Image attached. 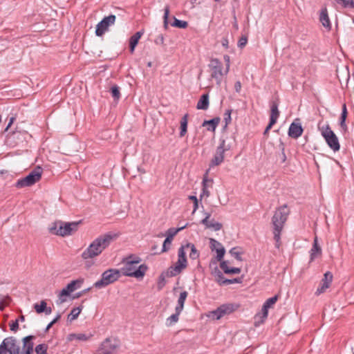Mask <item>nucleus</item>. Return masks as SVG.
<instances>
[{"mask_svg":"<svg viewBox=\"0 0 354 354\" xmlns=\"http://www.w3.org/2000/svg\"><path fill=\"white\" fill-rule=\"evenodd\" d=\"M208 67L212 71L211 77L216 80L217 84H220L223 76L222 62L216 58H212Z\"/></svg>","mask_w":354,"mask_h":354,"instance_id":"nucleus-11","label":"nucleus"},{"mask_svg":"<svg viewBox=\"0 0 354 354\" xmlns=\"http://www.w3.org/2000/svg\"><path fill=\"white\" fill-rule=\"evenodd\" d=\"M230 253L231 254V255H232L233 257H234L237 260H239V261H242V259H241V254H240V252H239L238 251H236V248H232V249L230 250Z\"/></svg>","mask_w":354,"mask_h":354,"instance_id":"nucleus-50","label":"nucleus"},{"mask_svg":"<svg viewBox=\"0 0 354 354\" xmlns=\"http://www.w3.org/2000/svg\"><path fill=\"white\" fill-rule=\"evenodd\" d=\"M346 117H347L346 105V104H344L342 106V112L341 118H340V126L342 128L346 127V125L345 123Z\"/></svg>","mask_w":354,"mask_h":354,"instance_id":"nucleus-39","label":"nucleus"},{"mask_svg":"<svg viewBox=\"0 0 354 354\" xmlns=\"http://www.w3.org/2000/svg\"><path fill=\"white\" fill-rule=\"evenodd\" d=\"M224 283H225V286L232 284V283H241V279L240 278H234L233 279H228L224 281Z\"/></svg>","mask_w":354,"mask_h":354,"instance_id":"nucleus-54","label":"nucleus"},{"mask_svg":"<svg viewBox=\"0 0 354 354\" xmlns=\"http://www.w3.org/2000/svg\"><path fill=\"white\" fill-rule=\"evenodd\" d=\"M82 308V306L73 308L69 315H68V319L70 322L76 319L78 317L80 313H81Z\"/></svg>","mask_w":354,"mask_h":354,"instance_id":"nucleus-33","label":"nucleus"},{"mask_svg":"<svg viewBox=\"0 0 354 354\" xmlns=\"http://www.w3.org/2000/svg\"><path fill=\"white\" fill-rule=\"evenodd\" d=\"M41 174L42 168L37 167L28 176L23 178L19 179L15 184V187L17 188H22L32 186L41 179Z\"/></svg>","mask_w":354,"mask_h":354,"instance_id":"nucleus-8","label":"nucleus"},{"mask_svg":"<svg viewBox=\"0 0 354 354\" xmlns=\"http://www.w3.org/2000/svg\"><path fill=\"white\" fill-rule=\"evenodd\" d=\"M234 88L236 92L239 93L241 90V83L240 81H237L235 82Z\"/></svg>","mask_w":354,"mask_h":354,"instance_id":"nucleus-57","label":"nucleus"},{"mask_svg":"<svg viewBox=\"0 0 354 354\" xmlns=\"http://www.w3.org/2000/svg\"><path fill=\"white\" fill-rule=\"evenodd\" d=\"M322 136L324 138L329 147L334 151H337L340 149V145L337 136L331 130L329 124L319 127Z\"/></svg>","mask_w":354,"mask_h":354,"instance_id":"nucleus-7","label":"nucleus"},{"mask_svg":"<svg viewBox=\"0 0 354 354\" xmlns=\"http://www.w3.org/2000/svg\"><path fill=\"white\" fill-rule=\"evenodd\" d=\"M80 222L65 223L61 221H55L48 227L49 232L52 234L67 236L77 230Z\"/></svg>","mask_w":354,"mask_h":354,"instance_id":"nucleus-4","label":"nucleus"},{"mask_svg":"<svg viewBox=\"0 0 354 354\" xmlns=\"http://www.w3.org/2000/svg\"><path fill=\"white\" fill-rule=\"evenodd\" d=\"M209 95L208 93H205L202 95L201 98L199 99L196 104V109L198 110H207L209 108Z\"/></svg>","mask_w":354,"mask_h":354,"instance_id":"nucleus-25","label":"nucleus"},{"mask_svg":"<svg viewBox=\"0 0 354 354\" xmlns=\"http://www.w3.org/2000/svg\"><path fill=\"white\" fill-rule=\"evenodd\" d=\"M28 135V132L26 131H13L8 137L10 140H12L14 144L18 145L19 142H22L23 140L26 139V136Z\"/></svg>","mask_w":354,"mask_h":354,"instance_id":"nucleus-22","label":"nucleus"},{"mask_svg":"<svg viewBox=\"0 0 354 354\" xmlns=\"http://www.w3.org/2000/svg\"><path fill=\"white\" fill-rule=\"evenodd\" d=\"M215 281L220 285V286H225V283H224V281L226 280L221 272V274H218L215 277Z\"/></svg>","mask_w":354,"mask_h":354,"instance_id":"nucleus-48","label":"nucleus"},{"mask_svg":"<svg viewBox=\"0 0 354 354\" xmlns=\"http://www.w3.org/2000/svg\"><path fill=\"white\" fill-rule=\"evenodd\" d=\"M142 31H138L133 35L129 39V48L131 53H133L136 46H137L139 39L142 35Z\"/></svg>","mask_w":354,"mask_h":354,"instance_id":"nucleus-26","label":"nucleus"},{"mask_svg":"<svg viewBox=\"0 0 354 354\" xmlns=\"http://www.w3.org/2000/svg\"><path fill=\"white\" fill-rule=\"evenodd\" d=\"M221 271L218 268H215L214 269V270L212 271V275L215 277L216 276H217L218 274H221Z\"/></svg>","mask_w":354,"mask_h":354,"instance_id":"nucleus-63","label":"nucleus"},{"mask_svg":"<svg viewBox=\"0 0 354 354\" xmlns=\"http://www.w3.org/2000/svg\"><path fill=\"white\" fill-rule=\"evenodd\" d=\"M75 339L80 340V341H86L88 339V337L84 333H78V334L72 333V334L69 335V336H68L69 340H73Z\"/></svg>","mask_w":354,"mask_h":354,"instance_id":"nucleus-37","label":"nucleus"},{"mask_svg":"<svg viewBox=\"0 0 354 354\" xmlns=\"http://www.w3.org/2000/svg\"><path fill=\"white\" fill-rule=\"evenodd\" d=\"M61 318V315L58 314L56 317L51 321L46 326V331L48 330L58 320Z\"/></svg>","mask_w":354,"mask_h":354,"instance_id":"nucleus-52","label":"nucleus"},{"mask_svg":"<svg viewBox=\"0 0 354 354\" xmlns=\"http://www.w3.org/2000/svg\"><path fill=\"white\" fill-rule=\"evenodd\" d=\"M304 129L300 123L292 122L288 129V136L294 139L300 137L303 133Z\"/></svg>","mask_w":354,"mask_h":354,"instance_id":"nucleus-18","label":"nucleus"},{"mask_svg":"<svg viewBox=\"0 0 354 354\" xmlns=\"http://www.w3.org/2000/svg\"><path fill=\"white\" fill-rule=\"evenodd\" d=\"M277 299L278 296L275 295L272 297L268 299L263 304L270 308L277 302Z\"/></svg>","mask_w":354,"mask_h":354,"instance_id":"nucleus-45","label":"nucleus"},{"mask_svg":"<svg viewBox=\"0 0 354 354\" xmlns=\"http://www.w3.org/2000/svg\"><path fill=\"white\" fill-rule=\"evenodd\" d=\"M268 309H269L268 307H267L264 304L263 305L262 310H261V311H262L261 317L262 318V322H263V320L267 318L268 315Z\"/></svg>","mask_w":354,"mask_h":354,"instance_id":"nucleus-51","label":"nucleus"},{"mask_svg":"<svg viewBox=\"0 0 354 354\" xmlns=\"http://www.w3.org/2000/svg\"><path fill=\"white\" fill-rule=\"evenodd\" d=\"M203 214L205 216V218L203 220H201V223L203 225L206 224V223L207 224L212 214L210 212H204Z\"/></svg>","mask_w":354,"mask_h":354,"instance_id":"nucleus-55","label":"nucleus"},{"mask_svg":"<svg viewBox=\"0 0 354 354\" xmlns=\"http://www.w3.org/2000/svg\"><path fill=\"white\" fill-rule=\"evenodd\" d=\"M178 259L174 266H170L167 272V277H174L181 272L187 267L186 252L184 247H180L178 252Z\"/></svg>","mask_w":354,"mask_h":354,"instance_id":"nucleus-6","label":"nucleus"},{"mask_svg":"<svg viewBox=\"0 0 354 354\" xmlns=\"http://www.w3.org/2000/svg\"><path fill=\"white\" fill-rule=\"evenodd\" d=\"M120 276V270L109 269L102 274L101 279L94 283L93 287L98 289L105 288L118 280Z\"/></svg>","mask_w":354,"mask_h":354,"instance_id":"nucleus-5","label":"nucleus"},{"mask_svg":"<svg viewBox=\"0 0 354 354\" xmlns=\"http://www.w3.org/2000/svg\"><path fill=\"white\" fill-rule=\"evenodd\" d=\"M275 124V122H272V121H270L269 122V124H268V126L266 127L264 132H263V135L267 136L268 135V132L270 130V129L272 127V126Z\"/></svg>","mask_w":354,"mask_h":354,"instance_id":"nucleus-56","label":"nucleus"},{"mask_svg":"<svg viewBox=\"0 0 354 354\" xmlns=\"http://www.w3.org/2000/svg\"><path fill=\"white\" fill-rule=\"evenodd\" d=\"M188 225V224H185V225L180 227H178V228H174V227H171V228H169L167 232H166V235H167V237L168 238H170L171 239L173 240V238L176 236V234L180 232V230L185 229V227H187V226Z\"/></svg>","mask_w":354,"mask_h":354,"instance_id":"nucleus-35","label":"nucleus"},{"mask_svg":"<svg viewBox=\"0 0 354 354\" xmlns=\"http://www.w3.org/2000/svg\"><path fill=\"white\" fill-rule=\"evenodd\" d=\"M90 290V288H86L80 292H77L75 295V297H74V298H79L81 296H82L84 294H85L86 292H87L88 290Z\"/></svg>","mask_w":354,"mask_h":354,"instance_id":"nucleus-59","label":"nucleus"},{"mask_svg":"<svg viewBox=\"0 0 354 354\" xmlns=\"http://www.w3.org/2000/svg\"><path fill=\"white\" fill-rule=\"evenodd\" d=\"M48 346L45 344H41L35 347V352L37 354H48Z\"/></svg>","mask_w":354,"mask_h":354,"instance_id":"nucleus-42","label":"nucleus"},{"mask_svg":"<svg viewBox=\"0 0 354 354\" xmlns=\"http://www.w3.org/2000/svg\"><path fill=\"white\" fill-rule=\"evenodd\" d=\"M206 228L212 229L214 231H218L221 230L223 225L217 221H215L214 219L209 220L207 224H204Z\"/></svg>","mask_w":354,"mask_h":354,"instance_id":"nucleus-32","label":"nucleus"},{"mask_svg":"<svg viewBox=\"0 0 354 354\" xmlns=\"http://www.w3.org/2000/svg\"><path fill=\"white\" fill-rule=\"evenodd\" d=\"M231 149L230 145L226 144L225 140H221L219 145L216 147L215 153L211 160L210 167L218 166L224 160V153Z\"/></svg>","mask_w":354,"mask_h":354,"instance_id":"nucleus-10","label":"nucleus"},{"mask_svg":"<svg viewBox=\"0 0 354 354\" xmlns=\"http://www.w3.org/2000/svg\"><path fill=\"white\" fill-rule=\"evenodd\" d=\"M172 239L170 238L166 237L165 240L163 242L162 252H167L169 250V246L171 245Z\"/></svg>","mask_w":354,"mask_h":354,"instance_id":"nucleus-47","label":"nucleus"},{"mask_svg":"<svg viewBox=\"0 0 354 354\" xmlns=\"http://www.w3.org/2000/svg\"><path fill=\"white\" fill-rule=\"evenodd\" d=\"M141 261L139 257L129 256L123 259L124 266L120 270V274L124 276L133 277L137 279L142 278L147 270V266L145 264L140 265L137 268V265Z\"/></svg>","mask_w":354,"mask_h":354,"instance_id":"nucleus-2","label":"nucleus"},{"mask_svg":"<svg viewBox=\"0 0 354 354\" xmlns=\"http://www.w3.org/2000/svg\"><path fill=\"white\" fill-rule=\"evenodd\" d=\"M223 46L225 48H228V39L227 37H223L221 41Z\"/></svg>","mask_w":354,"mask_h":354,"instance_id":"nucleus-61","label":"nucleus"},{"mask_svg":"<svg viewBox=\"0 0 354 354\" xmlns=\"http://www.w3.org/2000/svg\"><path fill=\"white\" fill-rule=\"evenodd\" d=\"M111 92L113 97L115 100H118L120 97V92L119 87L117 85H114L111 88Z\"/></svg>","mask_w":354,"mask_h":354,"instance_id":"nucleus-43","label":"nucleus"},{"mask_svg":"<svg viewBox=\"0 0 354 354\" xmlns=\"http://www.w3.org/2000/svg\"><path fill=\"white\" fill-rule=\"evenodd\" d=\"M119 344L116 339L106 338L101 344L100 350H102L108 354H114Z\"/></svg>","mask_w":354,"mask_h":354,"instance_id":"nucleus-14","label":"nucleus"},{"mask_svg":"<svg viewBox=\"0 0 354 354\" xmlns=\"http://www.w3.org/2000/svg\"><path fill=\"white\" fill-rule=\"evenodd\" d=\"M220 268L225 274H239L241 271L239 268H229L227 261H221Z\"/></svg>","mask_w":354,"mask_h":354,"instance_id":"nucleus-27","label":"nucleus"},{"mask_svg":"<svg viewBox=\"0 0 354 354\" xmlns=\"http://www.w3.org/2000/svg\"><path fill=\"white\" fill-rule=\"evenodd\" d=\"M181 247H184L185 250H187V249H190V252L189 254L190 259L195 260V259H197L199 258L200 253L196 250V248L194 244H192L191 243H187L186 245H182Z\"/></svg>","mask_w":354,"mask_h":354,"instance_id":"nucleus-28","label":"nucleus"},{"mask_svg":"<svg viewBox=\"0 0 354 354\" xmlns=\"http://www.w3.org/2000/svg\"><path fill=\"white\" fill-rule=\"evenodd\" d=\"M10 330L13 332H17L19 329V320L16 319L10 324Z\"/></svg>","mask_w":354,"mask_h":354,"instance_id":"nucleus-53","label":"nucleus"},{"mask_svg":"<svg viewBox=\"0 0 354 354\" xmlns=\"http://www.w3.org/2000/svg\"><path fill=\"white\" fill-rule=\"evenodd\" d=\"M155 42L156 44H163L164 43V37L162 35H159L158 38L156 39Z\"/></svg>","mask_w":354,"mask_h":354,"instance_id":"nucleus-60","label":"nucleus"},{"mask_svg":"<svg viewBox=\"0 0 354 354\" xmlns=\"http://www.w3.org/2000/svg\"><path fill=\"white\" fill-rule=\"evenodd\" d=\"M322 248L318 245L317 237L315 236L314 239L313 247L310 250V262H312L315 259L319 257L322 255Z\"/></svg>","mask_w":354,"mask_h":354,"instance_id":"nucleus-20","label":"nucleus"},{"mask_svg":"<svg viewBox=\"0 0 354 354\" xmlns=\"http://www.w3.org/2000/svg\"><path fill=\"white\" fill-rule=\"evenodd\" d=\"M319 21L327 30L331 29V23L328 17V10L326 7L322 8L320 10Z\"/></svg>","mask_w":354,"mask_h":354,"instance_id":"nucleus-21","label":"nucleus"},{"mask_svg":"<svg viewBox=\"0 0 354 354\" xmlns=\"http://www.w3.org/2000/svg\"><path fill=\"white\" fill-rule=\"evenodd\" d=\"M34 338L33 335H28L23 338L22 354H32L34 344L32 340Z\"/></svg>","mask_w":354,"mask_h":354,"instance_id":"nucleus-19","label":"nucleus"},{"mask_svg":"<svg viewBox=\"0 0 354 354\" xmlns=\"http://www.w3.org/2000/svg\"><path fill=\"white\" fill-rule=\"evenodd\" d=\"M288 214L289 210L287 208V205H283L275 211L272 218L274 239L275 241V247L277 248H279L281 245V232L283 228V225L287 220Z\"/></svg>","mask_w":354,"mask_h":354,"instance_id":"nucleus-3","label":"nucleus"},{"mask_svg":"<svg viewBox=\"0 0 354 354\" xmlns=\"http://www.w3.org/2000/svg\"><path fill=\"white\" fill-rule=\"evenodd\" d=\"M188 117L189 115L187 113L185 114L180 120V131L179 136L180 138L185 136L187 131V123H188Z\"/></svg>","mask_w":354,"mask_h":354,"instance_id":"nucleus-30","label":"nucleus"},{"mask_svg":"<svg viewBox=\"0 0 354 354\" xmlns=\"http://www.w3.org/2000/svg\"><path fill=\"white\" fill-rule=\"evenodd\" d=\"M188 293L187 291H183L180 292V296L178 299V304L176 306L175 311H183L184 308L185 301L187 297Z\"/></svg>","mask_w":354,"mask_h":354,"instance_id":"nucleus-29","label":"nucleus"},{"mask_svg":"<svg viewBox=\"0 0 354 354\" xmlns=\"http://www.w3.org/2000/svg\"><path fill=\"white\" fill-rule=\"evenodd\" d=\"M279 148L281 150V153L285 152V146L281 140H280Z\"/></svg>","mask_w":354,"mask_h":354,"instance_id":"nucleus-64","label":"nucleus"},{"mask_svg":"<svg viewBox=\"0 0 354 354\" xmlns=\"http://www.w3.org/2000/svg\"><path fill=\"white\" fill-rule=\"evenodd\" d=\"M15 120V118L14 117H11V118H10L9 122H8V125H7V127H6V129H5V131H8V129L10 127V126H11V125L12 124V123L14 122Z\"/></svg>","mask_w":354,"mask_h":354,"instance_id":"nucleus-62","label":"nucleus"},{"mask_svg":"<svg viewBox=\"0 0 354 354\" xmlns=\"http://www.w3.org/2000/svg\"><path fill=\"white\" fill-rule=\"evenodd\" d=\"M333 274L328 271L326 272L324 275V278L322 280L320 286L317 288L315 294L317 295H319L326 291V289H328L330 287V285L333 281Z\"/></svg>","mask_w":354,"mask_h":354,"instance_id":"nucleus-15","label":"nucleus"},{"mask_svg":"<svg viewBox=\"0 0 354 354\" xmlns=\"http://www.w3.org/2000/svg\"><path fill=\"white\" fill-rule=\"evenodd\" d=\"M20 354V346L14 337L5 338L0 344V354Z\"/></svg>","mask_w":354,"mask_h":354,"instance_id":"nucleus-9","label":"nucleus"},{"mask_svg":"<svg viewBox=\"0 0 354 354\" xmlns=\"http://www.w3.org/2000/svg\"><path fill=\"white\" fill-rule=\"evenodd\" d=\"M248 42V37L246 36H242L238 41V47L243 48L245 46Z\"/></svg>","mask_w":354,"mask_h":354,"instance_id":"nucleus-49","label":"nucleus"},{"mask_svg":"<svg viewBox=\"0 0 354 354\" xmlns=\"http://www.w3.org/2000/svg\"><path fill=\"white\" fill-rule=\"evenodd\" d=\"M117 234L108 232L96 238L82 252V259L86 260L100 255L112 241L117 238Z\"/></svg>","mask_w":354,"mask_h":354,"instance_id":"nucleus-1","label":"nucleus"},{"mask_svg":"<svg viewBox=\"0 0 354 354\" xmlns=\"http://www.w3.org/2000/svg\"><path fill=\"white\" fill-rule=\"evenodd\" d=\"M46 302L44 300H42L40 304L36 303L34 304V309L37 313H44V310H46Z\"/></svg>","mask_w":354,"mask_h":354,"instance_id":"nucleus-40","label":"nucleus"},{"mask_svg":"<svg viewBox=\"0 0 354 354\" xmlns=\"http://www.w3.org/2000/svg\"><path fill=\"white\" fill-rule=\"evenodd\" d=\"M221 119L219 117L214 118L209 120H205L203 122V127H207V130L209 131H215L217 126L218 125Z\"/></svg>","mask_w":354,"mask_h":354,"instance_id":"nucleus-23","label":"nucleus"},{"mask_svg":"<svg viewBox=\"0 0 354 354\" xmlns=\"http://www.w3.org/2000/svg\"><path fill=\"white\" fill-rule=\"evenodd\" d=\"M232 112V109H227L224 113V115H223V120L225 122V125L223 127L224 129H225L232 122V118H231Z\"/></svg>","mask_w":354,"mask_h":354,"instance_id":"nucleus-38","label":"nucleus"},{"mask_svg":"<svg viewBox=\"0 0 354 354\" xmlns=\"http://www.w3.org/2000/svg\"><path fill=\"white\" fill-rule=\"evenodd\" d=\"M169 15V6H166L164 9V16H163V24L165 28H167L168 27V18Z\"/></svg>","mask_w":354,"mask_h":354,"instance_id":"nucleus-44","label":"nucleus"},{"mask_svg":"<svg viewBox=\"0 0 354 354\" xmlns=\"http://www.w3.org/2000/svg\"><path fill=\"white\" fill-rule=\"evenodd\" d=\"M213 185V180L212 178H209L207 176V172L204 175L202 182V193L200 196L201 198L203 197H209L210 195V192L209 190V187H212Z\"/></svg>","mask_w":354,"mask_h":354,"instance_id":"nucleus-17","label":"nucleus"},{"mask_svg":"<svg viewBox=\"0 0 354 354\" xmlns=\"http://www.w3.org/2000/svg\"><path fill=\"white\" fill-rule=\"evenodd\" d=\"M181 311H175V313L169 316L166 320V325L171 326L176 324L179 319V315Z\"/></svg>","mask_w":354,"mask_h":354,"instance_id":"nucleus-34","label":"nucleus"},{"mask_svg":"<svg viewBox=\"0 0 354 354\" xmlns=\"http://www.w3.org/2000/svg\"><path fill=\"white\" fill-rule=\"evenodd\" d=\"M224 59L227 62L226 71H225V74H227L228 73L229 68H230V57L228 55H225Z\"/></svg>","mask_w":354,"mask_h":354,"instance_id":"nucleus-58","label":"nucleus"},{"mask_svg":"<svg viewBox=\"0 0 354 354\" xmlns=\"http://www.w3.org/2000/svg\"><path fill=\"white\" fill-rule=\"evenodd\" d=\"M239 308V305L234 304H225L210 313L213 319H219L226 315H230Z\"/></svg>","mask_w":354,"mask_h":354,"instance_id":"nucleus-12","label":"nucleus"},{"mask_svg":"<svg viewBox=\"0 0 354 354\" xmlns=\"http://www.w3.org/2000/svg\"><path fill=\"white\" fill-rule=\"evenodd\" d=\"M84 282L83 279H78L76 280L71 281L67 286L66 288L69 291L73 292L77 288H80Z\"/></svg>","mask_w":354,"mask_h":354,"instance_id":"nucleus-31","label":"nucleus"},{"mask_svg":"<svg viewBox=\"0 0 354 354\" xmlns=\"http://www.w3.org/2000/svg\"><path fill=\"white\" fill-rule=\"evenodd\" d=\"M209 243H210V248L213 251L215 249V245H218V248H216V259L218 261H221L225 253V250L224 247L222 245V244L216 241L214 239L210 238L209 239Z\"/></svg>","mask_w":354,"mask_h":354,"instance_id":"nucleus-16","label":"nucleus"},{"mask_svg":"<svg viewBox=\"0 0 354 354\" xmlns=\"http://www.w3.org/2000/svg\"><path fill=\"white\" fill-rule=\"evenodd\" d=\"M115 19L114 15L104 17L96 26L95 35L98 37L102 36L108 30L109 27L115 24Z\"/></svg>","mask_w":354,"mask_h":354,"instance_id":"nucleus-13","label":"nucleus"},{"mask_svg":"<svg viewBox=\"0 0 354 354\" xmlns=\"http://www.w3.org/2000/svg\"><path fill=\"white\" fill-rule=\"evenodd\" d=\"M71 292L67 288H63L59 294V300L57 301V304H62L66 301L65 297L68 296Z\"/></svg>","mask_w":354,"mask_h":354,"instance_id":"nucleus-36","label":"nucleus"},{"mask_svg":"<svg viewBox=\"0 0 354 354\" xmlns=\"http://www.w3.org/2000/svg\"><path fill=\"white\" fill-rule=\"evenodd\" d=\"M165 277L166 276V272L165 273H162L160 277H159V281H158V290H161L165 285Z\"/></svg>","mask_w":354,"mask_h":354,"instance_id":"nucleus-46","label":"nucleus"},{"mask_svg":"<svg viewBox=\"0 0 354 354\" xmlns=\"http://www.w3.org/2000/svg\"><path fill=\"white\" fill-rule=\"evenodd\" d=\"M279 103L277 101H272L270 106V121L272 122H277V119L279 116V111L278 109Z\"/></svg>","mask_w":354,"mask_h":354,"instance_id":"nucleus-24","label":"nucleus"},{"mask_svg":"<svg viewBox=\"0 0 354 354\" xmlns=\"http://www.w3.org/2000/svg\"><path fill=\"white\" fill-rule=\"evenodd\" d=\"M171 26L180 28H186L188 26V24L185 21L179 20L176 17H174V22Z\"/></svg>","mask_w":354,"mask_h":354,"instance_id":"nucleus-41","label":"nucleus"}]
</instances>
